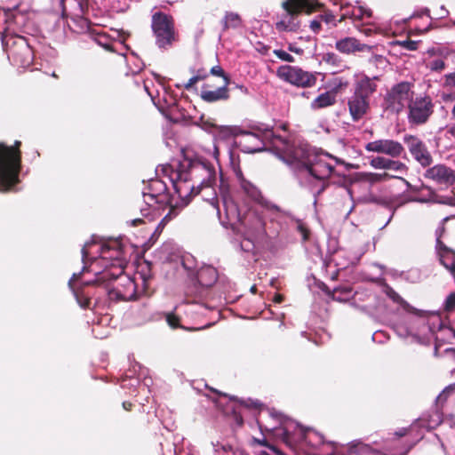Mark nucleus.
Segmentation results:
<instances>
[{"label": "nucleus", "mask_w": 455, "mask_h": 455, "mask_svg": "<svg viewBox=\"0 0 455 455\" xmlns=\"http://www.w3.org/2000/svg\"><path fill=\"white\" fill-rule=\"evenodd\" d=\"M21 142L12 146L0 142V190L6 192L19 183L21 170Z\"/></svg>", "instance_id": "obj_1"}, {"label": "nucleus", "mask_w": 455, "mask_h": 455, "mask_svg": "<svg viewBox=\"0 0 455 455\" xmlns=\"http://www.w3.org/2000/svg\"><path fill=\"white\" fill-rule=\"evenodd\" d=\"M100 260L105 269L99 273L96 278L88 284H101L111 278H115L124 271L125 259L124 247L117 239H111L104 243L100 251Z\"/></svg>", "instance_id": "obj_2"}, {"label": "nucleus", "mask_w": 455, "mask_h": 455, "mask_svg": "<svg viewBox=\"0 0 455 455\" xmlns=\"http://www.w3.org/2000/svg\"><path fill=\"white\" fill-rule=\"evenodd\" d=\"M151 30L155 44L160 50H169L180 40L173 16L164 12L157 11L152 14Z\"/></svg>", "instance_id": "obj_3"}, {"label": "nucleus", "mask_w": 455, "mask_h": 455, "mask_svg": "<svg viewBox=\"0 0 455 455\" xmlns=\"http://www.w3.org/2000/svg\"><path fill=\"white\" fill-rule=\"evenodd\" d=\"M377 84L367 76L355 84L354 93L348 98L347 107L354 122L360 121L370 110V98L376 92Z\"/></svg>", "instance_id": "obj_4"}, {"label": "nucleus", "mask_w": 455, "mask_h": 455, "mask_svg": "<svg viewBox=\"0 0 455 455\" xmlns=\"http://www.w3.org/2000/svg\"><path fill=\"white\" fill-rule=\"evenodd\" d=\"M282 7L290 16L289 20H281L275 24L278 31H296L298 24L294 22V17L300 14L310 15L321 11L323 7L318 0H284Z\"/></svg>", "instance_id": "obj_5"}, {"label": "nucleus", "mask_w": 455, "mask_h": 455, "mask_svg": "<svg viewBox=\"0 0 455 455\" xmlns=\"http://www.w3.org/2000/svg\"><path fill=\"white\" fill-rule=\"evenodd\" d=\"M200 189L211 187L216 180L215 168L212 164L200 159L185 157L177 164Z\"/></svg>", "instance_id": "obj_6"}, {"label": "nucleus", "mask_w": 455, "mask_h": 455, "mask_svg": "<svg viewBox=\"0 0 455 455\" xmlns=\"http://www.w3.org/2000/svg\"><path fill=\"white\" fill-rule=\"evenodd\" d=\"M97 285L106 288L108 299L116 302L134 301L140 296L135 281L125 275L124 271L120 275Z\"/></svg>", "instance_id": "obj_7"}, {"label": "nucleus", "mask_w": 455, "mask_h": 455, "mask_svg": "<svg viewBox=\"0 0 455 455\" xmlns=\"http://www.w3.org/2000/svg\"><path fill=\"white\" fill-rule=\"evenodd\" d=\"M163 171L169 175L175 193L184 205H187L194 196L200 193V188L178 165L175 168L172 165H166Z\"/></svg>", "instance_id": "obj_8"}, {"label": "nucleus", "mask_w": 455, "mask_h": 455, "mask_svg": "<svg viewBox=\"0 0 455 455\" xmlns=\"http://www.w3.org/2000/svg\"><path fill=\"white\" fill-rule=\"evenodd\" d=\"M3 46L9 60L19 68H28L33 63L34 52L24 36L3 38Z\"/></svg>", "instance_id": "obj_9"}, {"label": "nucleus", "mask_w": 455, "mask_h": 455, "mask_svg": "<svg viewBox=\"0 0 455 455\" xmlns=\"http://www.w3.org/2000/svg\"><path fill=\"white\" fill-rule=\"evenodd\" d=\"M413 83L403 81L393 85L384 97L385 109L399 114L412 100Z\"/></svg>", "instance_id": "obj_10"}, {"label": "nucleus", "mask_w": 455, "mask_h": 455, "mask_svg": "<svg viewBox=\"0 0 455 455\" xmlns=\"http://www.w3.org/2000/svg\"><path fill=\"white\" fill-rule=\"evenodd\" d=\"M211 75L221 77L222 85L213 89V84L206 82L203 84L200 97L207 103H213L220 100H228L230 98L228 85L232 84L230 76L220 65L213 66L209 72Z\"/></svg>", "instance_id": "obj_11"}, {"label": "nucleus", "mask_w": 455, "mask_h": 455, "mask_svg": "<svg viewBox=\"0 0 455 455\" xmlns=\"http://www.w3.org/2000/svg\"><path fill=\"white\" fill-rule=\"evenodd\" d=\"M280 438L288 447L292 449L302 442L311 446L315 444V440H318L320 443H323V436L322 435L298 424L284 427L280 434Z\"/></svg>", "instance_id": "obj_12"}, {"label": "nucleus", "mask_w": 455, "mask_h": 455, "mask_svg": "<svg viewBox=\"0 0 455 455\" xmlns=\"http://www.w3.org/2000/svg\"><path fill=\"white\" fill-rule=\"evenodd\" d=\"M276 76L281 80L301 88L313 87L317 81L315 74L303 70L297 66H280L276 70Z\"/></svg>", "instance_id": "obj_13"}, {"label": "nucleus", "mask_w": 455, "mask_h": 455, "mask_svg": "<svg viewBox=\"0 0 455 455\" xmlns=\"http://www.w3.org/2000/svg\"><path fill=\"white\" fill-rule=\"evenodd\" d=\"M434 103L429 96H419L409 103L408 121L411 124H426L434 113Z\"/></svg>", "instance_id": "obj_14"}, {"label": "nucleus", "mask_w": 455, "mask_h": 455, "mask_svg": "<svg viewBox=\"0 0 455 455\" xmlns=\"http://www.w3.org/2000/svg\"><path fill=\"white\" fill-rule=\"evenodd\" d=\"M403 142L406 144L411 156L422 167H429L433 163V157L427 145L419 137L411 134L403 136Z\"/></svg>", "instance_id": "obj_15"}, {"label": "nucleus", "mask_w": 455, "mask_h": 455, "mask_svg": "<svg viewBox=\"0 0 455 455\" xmlns=\"http://www.w3.org/2000/svg\"><path fill=\"white\" fill-rule=\"evenodd\" d=\"M364 148L367 152L386 155L391 158H398L405 153L402 143L390 139H379L368 142Z\"/></svg>", "instance_id": "obj_16"}, {"label": "nucleus", "mask_w": 455, "mask_h": 455, "mask_svg": "<svg viewBox=\"0 0 455 455\" xmlns=\"http://www.w3.org/2000/svg\"><path fill=\"white\" fill-rule=\"evenodd\" d=\"M148 192L143 194L144 202L152 206L153 204L167 205L172 204V196L167 191L166 184L160 180H153L149 183Z\"/></svg>", "instance_id": "obj_17"}, {"label": "nucleus", "mask_w": 455, "mask_h": 455, "mask_svg": "<svg viewBox=\"0 0 455 455\" xmlns=\"http://www.w3.org/2000/svg\"><path fill=\"white\" fill-rule=\"evenodd\" d=\"M424 177L446 188L455 184V171L443 164H438L427 168L424 173Z\"/></svg>", "instance_id": "obj_18"}, {"label": "nucleus", "mask_w": 455, "mask_h": 455, "mask_svg": "<svg viewBox=\"0 0 455 455\" xmlns=\"http://www.w3.org/2000/svg\"><path fill=\"white\" fill-rule=\"evenodd\" d=\"M261 125H250L248 129H243L239 126H233L228 128L230 133L236 136L246 137V140H254V145H244V151L247 153L259 152L263 149V143L259 140V132H261Z\"/></svg>", "instance_id": "obj_19"}, {"label": "nucleus", "mask_w": 455, "mask_h": 455, "mask_svg": "<svg viewBox=\"0 0 455 455\" xmlns=\"http://www.w3.org/2000/svg\"><path fill=\"white\" fill-rule=\"evenodd\" d=\"M259 140L263 143V148L267 145H270L277 154L280 155L282 159L291 145V141L287 138L276 135L273 129L263 126L261 128V132H259Z\"/></svg>", "instance_id": "obj_20"}, {"label": "nucleus", "mask_w": 455, "mask_h": 455, "mask_svg": "<svg viewBox=\"0 0 455 455\" xmlns=\"http://www.w3.org/2000/svg\"><path fill=\"white\" fill-rule=\"evenodd\" d=\"M306 169L311 176L321 180L328 179L334 171L331 164L320 158L306 164Z\"/></svg>", "instance_id": "obj_21"}, {"label": "nucleus", "mask_w": 455, "mask_h": 455, "mask_svg": "<svg viewBox=\"0 0 455 455\" xmlns=\"http://www.w3.org/2000/svg\"><path fill=\"white\" fill-rule=\"evenodd\" d=\"M335 48L344 54H353L357 52L370 51L371 47L365 44H361L355 37H345L335 43Z\"/></svg>", "instance_id": "obj_22"}, {"label": "nucleus", "mask_w": 455, "mask_h": 455, "mask_svg": "<svg viewBox=\"0 0 455 455\" xmlns=\"http://www.w3.org/2000/svg\"><path fill=\"white\" fill-rule=\"evenodd\" d=\"M370 164L375 169L391 170L402 173L407 172L408 170V167L404 163L398 160H394V158H386L384 156L373 157L371 160Z\"/></svg>", "instance_id": "obj_23"}, {"label": "nucleus", "mask_w": 455, "mask_h": 455, "mask_svg": "<svg viewBox=\"0 0 455 455\" xmlns=\"http://www.w3.org/2000/svg\"><path fill=\"white\" fill-rule=\"evenodd\" d=\"M4 16L5 22L9 26H14L16 28H23L28 21V12L20 11L19 5L4 9Z\"/></svg>", "instance_id": "obj_24"}, {"label": "nucleus", "mask_w": 455, "mask_h": 455, "mask_svg": "<svg viewBox=\"0 0 455 455\" xmlns=\"http://www.w3.org/2000/svg\"><path fill=\"white\" fill-rule=\"evenodd\" d=\"M197 283L203 285L206 290L212 287L218 280V271L212 266L202 267L193 276Z\"/></svg>", "instance_id": "obj_25"}, {"label": "nucleus", "mask_w": 455, "mask_h": 455, "mask_svg": "<svg viewBox=\"0 0 455 455\" xmlns=\"http://www.w3.org/2000/svg\"><path fill=\"white\" fill-rule=\"evenodd\" d=\"M308 157V151L307 148L301 146H295L291 143L285 156H283V160L288 164H303L306 167V164Z\"/></svg>", "instance_id": "obj_26"}, {"label": "nucleus", "mask_w": 455, "mask_h": 455, "mask_svg": "<svg viewBox=\"0 0 455 455\" xmlns=\"http://www.w3.org/2000/svg\"><path fill=\"white\" fill-rule=\"evenodd\" d=\"M207 290L197 283L196 279L193 276L190 278L189 283L187 284L185 289V296L188 302H197L204 298Z\"/></svg>", "instance_id": "obj_27"}, {"label": "nucleus", "mask_w": 455, "mask_h": 455, "mask_svg": "<svg viewBox=\"0 0 455 455\" xmlns=\"http://www.w3.org/2000/svg\"><path fill=\"white\" fill-rule=\"evenodd\" d=\"M336 103V94L333 92H325L318 95L311 103L310 108L314 110L331 107Z\"/></svg>", "instance_id": "obj_28"}, {"label": "nucleus", "mask_w": 455, "mask_h": 455, "mask_svg": "<svg viewBox=\"0 0 455 455\" xmlns=\"http://www.w3.org/2000/svg\"><path fill=\"white\" fill-rule=\"evenodd\" d=\"M242 190L250 197L252 201L260 203L263 199L261 191L251 181L243 180L240 185Z\"/></svg>", "instance_id": "obj_29"}, {"label": "nucleus", "mask_w": 455, "mask_h": 455, "mask_svg": "<svg viewBox=\"0 0 455 455\" xmlns=\"http://www.w3.org/2000/svg\"><path fill=\"white\" fill-rule=\"evenodd\" d=\"M222 26L223 30L237 28L242 26V18L236 12H228L222 20Z\"/></svg>", "instance_id": "obj_30"}, {"label": "nucleus", "mask_w": 455, "mask_h": 455, "mask_svg": "<svg viewBox=\"0 0 455 455\" xmlns=\"http://www.w3.org/2000/svg\"><path fill=\"white\" fill-rule=\"evenodd\" d=\"M314 443L316 444H312V447H314L320 455H335L338 448V443L335 442H325L323 440V443H322L318 440H315Z\"/></svg>", "instance_id": "obj_31"}, {"label": "nucleus", "mask_w": 455, "mask_h": 455, "mask_svg": "<svg viewBox=\"0 0 455 455\" xmlns=\"http://www.w3.org/2000/svg\"><path fill=\"white\" fill-rule=\"evenodd\" d=\"M385 294L394 302L400 305L403 309L410 308V304L404 300L391 286L386 284L384 287Z\"/></svg>", "instance_id": "obj_32"}, {"label": "nucleus", "mask_w": 455, "mask_h": 455, "mask_svg": "<svg viewBox=\"0 0 455 455\" xmlns=\"http://www.w3.org/2000/svg\"><path fill=\"white\" fill-rule=\"evenodd\" d=\"M322 60L331 67L342 68L346 67L345 61L335 52H325L322 56Z\"/></svg>", "instance_id": "obj_33"}, {"label": "nucleus", "mask_w": 455, "mask_h": 455, "mask_svg": "<svg viewBox=\"0 0 455 455\" xmlns=\"http://www.w3.org/2000/svg\"><path fill=\"white\" fill-rule=\"evenodd\" d=\"M340 10L342 12L339 22H342L346 19H360L362 16V10L360 8H352L349 4L341 5Z\"/></svg>", "instance_id": "obj_34"}, {"label": "nucleus", "mask_w": 455, "mask_h": 455, "mask_svg": "<svg viewBox=\"0 0 455 455\" xmlns=\"http://www.w3.org/2000/svg\"><path fill=\"white\" fill-rule=\"evenodd\" d=\"M392 176L389 175L387 172L383 173H375V172H369L365 174V180L371 183H378L381 181H385L388 179H390Z\"/></svg>", "instance_id": "obj_35"}, {"label": "nucleus", "mask_w": 455, "mask_h": 455, "mask_svg": "<svg viewBox=\"0 0 455 455\" xmlns=\"http://www.w3.org/2000/svg\"><path fill=\"white\" fill-rule=\"evenodd\" d=\"M165 320L168 325L172 329L182 328L180 325V317L174 312H169L165 314Z\"/></svg>", "instance_id": "obj_36"}, {"label": "nucleus", "mask_w": 455, "mask_h": 455, "mask_svg": "<svg viewBox=\"0 0 455 455\" xmlns=\"http://www.w3.org/2000/svg\"><path fill=\"white\" fill-rule=\"evenodd\" d=\"M75 297L76 299L77 303L82 308L87 309L90 308L91 305V298L87 295L84 294V292L76 291H75Z\"/></svg>", "instance_id": "obj_37"}, {"label": "nucleus", "mask_w": 455, "mask_h": 455, "mask_svg": "<svg viewBox=\"0 0 455 455\" xmlns=\"http://www.w3.org/2000/svg\"><path fill=\"white\" fill-rule=\"evenodd\" d=\"M428 68L432 71L441 72L446 68V64L443 59L437 58L428 62Z\"/></svg>", "instance_id": "obj_38"}, {"label": "nucleus", "mask_w": 455, "mask_h": 455, "mask_svg": "<svg viewBox=\"0 0 455 455\" xmlns=\"http://www.w3.org/2000/svg\"><path fill=\"white\" fill-rule=\"evenodd\" d=\"M443 85L444 88L455 90V70L443 76Z\"/></svg>", "instance_id": "obj_39"}, {"label": "nucleus", "mask_w": 455, "mask_h": 455, "mask_svg": "<svg viewBox=\"0 0 455 455\" xmlns=\"http://www.w3.org/2000/svg\"><path fill=\"white\" fill-rule=\"evenodd\" d=\"M322 4L323 5V7L320 12L323 11V12L319 14L317 16V18L319 19V20L321 22L323 21L327 24L333 22L335 20V16L333 15V13L331 11H325L324 4Z\"/></svg>", "instance_id": "obj_40"}, {"label": "nucleus", "mask_w": 455, "mask_h": 455, "mask_svg": "<svg viewBox=\"0 0 455 455\" xmlns=\"http://www.w3.org/2000/svg\"><path fill=\"white\" fill-rule=\"evenodd\" d=\"M273 53L281 60L286 61V62H294L295 59L292 55L286 52L283 50L276 49L273 51Z\"/></svg>", "instance_id": "obj_41"}, {"label": "nucleus", "mask_w": 455, "mask_h": 455, "mask_svg": "<svg viewBox=\"0 0 455 455\" xmlns=\"http://www.w3.org/2000/svg\"><path fill=\"white\" fill-rule=\"evenodd\" d=\"M443 309L446 312H452L455 310V292H451L445 299Z\"/></svg>", "instance_id": "obj_42"}, {"label": "nucleus", "mask_w": 455, "mask_h": 455, "mask_svg": "<svg viewBox=\"0 0 455 455\" xmlns=\"http://www.w3.org/2000/svg\"><path fill=\"white\" fill-rule=\"evenodd\" d=\"M297 230L302 235L303 242L308 241L310 237L309 228L301 221H298Z\"/></svg>", "instance_id": "obj_43"}, {"label": "nucleus", "mask_w": 455, "mask_h": 455, "mask_svg": "<svg viewBox=\"0 0 455 455\" xmlns=\"http://www.w3.org/2000/svg\"><path fill=\"white\" fill-rule=\"evenodd\" d=\"M396 44L408 51H416L418 49V42L410 39L397 41Z\"/></svg>", "instance_id": "obj_44"}, {"label": "nucleus", "mask_w": 455, "mask_h": 455, "mask_svg": "<svg viewBox=\"0 0 455 455\" xmlns=\"http://www.w3.org/2000/svg\"><path fill=\"white\" fill-rule=\"evenodd\" d=\"M256 442L259 445L268 448L269 450L274 451L276 455H284V453L280 449H278L277 447H275L273 444L269 443L268 441H267L266 439L256 440Z\"/></svg>", "instance_id": "obj_45"}, {"label": "nucleus", "mask_w": 455, "mask_h": 455, "mask_svg": "<svg viewBox=\"0 0 455 455\" xmlns=\"http://www.w3.org/2000/svg\"><path fill=\"white\" fill-rule=\"evenodd\" d=\"M181 264L185 269L192 272L194 269V259L191 256H187L182 259Z\"/></svg>", "instance_id": "obj_46"}, {"label": "nucleus", "mask_w": 455, "mask_h": 455, "mask_svg": "<svg viewBox=\"0 0 455 455\" xmlns=\"http://www.w3.org/2000/svg\"><path fill=\"white\" fill-rule=\"evenodd\" d=\"M321 23L322 22L319 20V19L316 18V19H315V20L310 21L309 28H310V29L314 33L317 34L322 29V24Z\"/></svg>", "instance_id": "obj_47"}, {"label": "nucleus", "mask_w": 455, "mask_h": 455, "mask_svg": "<svg viewBox=\"0 0 455 455\" xmlns=\"http://www.w3.org/2000/svg\"><path fill=\"white\" fill-rule=\"evenodd\" d=\"M451 388H445L436 398V403L437 404L441 403L443 404V403L446 402L447 398H448V395L451 392Z\"/></svg>", "instance_id": "obj_48"}, {"label": "nucleus", "mask_w": 455, "mask_h": 455, "mask_svg": "<svg viewBox=\"0 0 455 455\" xmlns=\"http://www.w3.org/2000/svg\"><path fill=\"white\" fill-rule=\"evenodd\" d=\"M200 82V77H196V76L189 78V80L184 84V88L188 91L191 90L196 84Z\"/></svg>", "instance_id": "obj_49"}, {"label": "nucleus", "mask_w": 455, "mask_h": 455, "mask_svg": "<svg viewBox=\"0 0 455 455\" xmlns=\"http://www.w3.org/2000/svg\"><path fill=\"white\" fill-rule=\"evenodd\" d=\"M209 74L204 68H200L196 71V76L200 77V81L206 80L209 76Z\"/></svg>", "instance_id": "obj_50"}, {"label": "nucleus", "mask_w": 455, "mask_h": 455, "mask_svg": "<svg viewBox=\"0 0 455 455\" xmlns=\"http://www.w3.org/2000/svg\"><path fill=\"white\" fill-rule=\"evenodd\" d=\"M101 38L105 39L107 41V38L105 36H100V38L98 39L99 44L100 45H102L107 51L114 52V48H113L112 44L108 43V42H101V40H100Z\"/></svg>", "instance_id": "obj_51"}, {"label": "nucleus", "mask_w": 455, "mask_h": 455, "mask_svg": "<svg viewBox=\"0 0 455 455\" xmlns=\"http://www.w3.org/2000/svg\"><path fill=\"white\" fill-rule=\"evenodd\" d=\"M234 171H235V176H236L237 180H239L240 185H242V182H243V180H247L244 178V176H243V172H242V170L240 169V167L235 168V170H234Z\"/></svg>", "instance_id": "obj_52"}, {"label": "nucleus", "mask_w": 455, "mask_h": 455, "mask_svg": "<svg viewBox=\"0 0 455 455\" xmlns=\"http://www.w3.org/2000/svg\"><path fill=\"white\" fill-rule=\"evenodd\" d=\"M438 203L455 206V197H443Z\"/></svg>", "instance_id": "obj_53"}, {"label": "nucleus", "mask_w": 455, "mask_h": 455, "mask_svg": "<svg viewBox=\"0 0 455 455\" xmlns=\"http://www.w3.org/2000/svg\"><path fill=\"white\" fill-rule=\"evenodd\" d=\"M234 419L235 421V423L238 425V426H243V417L240 413L236 412L235 411H234Z\"/></svg>", "instance_id": "obj_54"}, {"label": "nucleus", "mask_w": 455, "mask_h": 455, "mask_svg": "<svg viewBox=\"0 0 455 455\" xmlns=\"http://www.w3.org/2000/svg\"><path fill=\"white\" fill-rule=\"evenodd\" d=\"M284 297L281 293H275L273 298V301L277 304L282 303Z\"/></svg>", "instance_id": "obj_55"}, {"label": "nucleus", "mask_w": 455, "mask_h": 455, "mask_svg": "<svg viewBox=\"0 0 455 455\" xmlns=\"http://www.w3.org/2000/svg\"><path fill=\"white\" fill-rule=\"evenodd\" d=\"M122 406H123V408H124L125 411H131L132 410L133 403H131V402H127V401H125V402H124V403H122Z\"/></svg>", "instance_id": "obj_56"}, {"label": "nucleus", "mask_w": 455, "mask_h": 455, "mask_svg": "<svg viewBox=\"0 0 455 455\" xmlns=\"http://www.w3.org/2000/svg\"><path fill=\"white\" fill-rule=\"evenodd\" d=\"M90 245V243H86L83 249H82V257H83V260L84 261L85 259L88 257V250H87V247Z\"/></svg>", "instance_id": "obj_57"}, {"label": "nucleus", "mask_w": 455, "mask_h": 455, "mask_svg": "<svg viewBox=\"0 0 455 455\" xmlns=\"http://www.w3.org/2000/svg\"><path fill=\"white\" fill-rule=\"evenodd\" d=\"M254 140H246V137L243 138V140L240 141V145L243 147V148L244 149V145H249V146H252L254 145Z\"/></svg>", "instance_id": "obj_58"}, {"label": "nucleus", "mask_w": 455, "mask_h": 455, "mask_svg": "<svg viewBox=\"0 0 455 455\" xmlns=\"http://www.w3.org/2000/svg\"><path fill=\"white\" fill-rule=\"evenodd\" d=\"M176 215H177V212H176L175 207L171 205L170 212H168V214L165 215V218L163 220L162 222H164L169 216H176Z\"/></svg>", "instance_id": "obj_59"}, {"label": "nucleus", "mask_w": 455, "mask_h": 455, "mask_svg": "<svg viewBox=\"0 0 455 455\" xmlns=\"http://www.w3.org/2000/svg\"><path fill=\"white\" fill-rule=\"evenodd\" d=\"M235 88L240 90L244 94H248L249 93L248 88L246 86H244L243 84H235Z\"/></svg>", "instance_id": "obj_60"}, {"label": "nucleus", "mask_w": 455, "mask_h": 455, "mask_svg": "<svg viewBox=\"0 0 455 455\" xmlns=\"http://www.w3.org/2000/svg\"><path fill=\"white\" fill-rule=\"evenodd\" d=\"M210 204L212 205V207L214 209H216L218 212L220 211L219 209V201L217 199V197H213L211 201H210Z\"/></svg>", "instance_id": "obj_61"}, {"label": "nucleus", "mask_w": 455, "mask_h": 455, "mask_svg": "<svg viewBox=\"0 0 455 455\" xmlns=\"http://www.w3.org/2000/svg\"><path fill=\"white\" fill-rule=\"evenodd\" d=\"M447 132L455 140V125L448 127Z\"/></svg>", "instance_id": "obj_62"}, {"label": "nucleus", "mask_w": 455, "mask_h": 455, "mask_svg": "<svg viewBox=\"0 0 455 455\" xmlns=\"http://www.w3.org/2000/svg\"><path fill=\"white\" fill-rule=\"evenodd\" d=\"M443 99L445 101H447V100H455V94L454 93H451V94L443 95Z\"/></svg>", "instance_id": "obj_63"}, {"label": "nucleus", "mask_w": 455, "mask_h": 455, "mask_svg": "<svg viewBox=\"0 0 455 455\" xmlns=\"http://www.w3.org/2000/svg\"><path fill=\"white\" fill-rule=\"evenodd\" d=\"M437 245H438V253L443 251V247H447L440 239H437Z\"/></svg>", "instance_id": "obj_64"}]
</instances>
